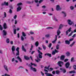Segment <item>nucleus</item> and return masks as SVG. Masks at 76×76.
Returning a JSON list of instances; mask_svg holds the SVG:
<instances>
[{"mask_svg": "<svg viewBox=\"0 0 76 76\" xmlns=\"http://www.w3.org/2000/svg\"><path fill=\"white\" fill-rule=\"evenodd\" d=\"M19 48L18 47L16 49V50L17 51V52L15 54L16 56H18L17 57V58L20 61V62H22V59H21V58H20V57L19 56Z\"/></svg>", "mask_w": 76, "mask_h": 76, "instance_id": "nucleus-1", "label": "nucleus"}, {"mask_svg": "<svg viewBox=\"0 0 76 76\" xmlns=\"http://www.w3.org/2000/svg\"><path fill=\"white\" fill-rule=\"evenodd\" d=\"M63 25H62V24H61L59 26V28H58V30L57 31V35L58 36H59L60 35V33H61V31H60V29H62V28H63Z\"/></svg>", "mask_w": 76, "mask_h": 76, "instance_id": "nucleus-2", "label": "nucleus"}, {"mask_svg": "<svg viewBox=\"0 0 76 76\" xmlns=\"http://www.w3.org/2000/svg\"><path fill=\"white\" fill-rule=\"evenodd\" d=\"M6 35H7V32L5 30H3L2 31V37L4 38H7Z\"/></svg>", "mask_w": 76, "mask_h": 76, "instance_id": "nucleus-3", "label": "nucleus"}, {"mask_svg": "<svg viewBox=\"0 0 76 76\" xmlns=\"http://www.w3.org/2000/svg\"><path fill=\"white\" fill-rule=\"evenodd\" d=\"M64 64V62L62 61H59L58 63V65L60 67H62V65Z\"/></svg>", "mask_w": 76, "mask_h": 76, "instance_id": "nucleus-4", "label": "nucleus"}, {"mask_svg": "<svg viewBox=\"0 0 76 76\" xmlns=\"http://www.w3.org/2000/svg\"><path fill=\"white\" fill-rule=\"evenodd\" d=\"M67 22H68V24L69 25H72V24H74L73 22L72 21L70 20H67Z\"/></svg>", "mask_w": 76, "mask_h": 76, "instance_id": "nucleus-5", "label": "nucleus"}, {"mask_svg": "<svg viewBox=\"0 0 76 76\" xmlns=\"http://www.w3.org/2000/svg\"><path fill=\"white\" fill-rule=\"evenodd\" d=\"M12 50V53L15 55V47L14 46H13L11 48Z\"/></svg>", "mask_w": 76, "mask_h": 76, "instance_id": "nucleus-6", "label": "nucleus"}, {"mask_svg": "<svg viewBox=\"0 0 76 76\" xmlns=\"http://www.w3.org/2000/svg\"><path fill=\"white\" fill-rule=\"evenodd\" d=\"M1 6H9V3L6 2V1H4V3L1 4Z\"/></svg>", "mask_w": 76, "mask_h": 76, "instance_id": "nucleus-7", "label": "nucleus"}, {"mask_svg": "<svg viewBox=\"0 0 76 76\" xmlns=\"http://www.w3.org/2000/svg\"><path fill=\"white\" fill-rule=\"evenodd\" d=\"M69 66H70V62H66L65 64V67L66 69H68Z\"/></svg>", "mask_w": 76, "mask_h": 76, "instance_id": "nucleus-8", "label": "nucleus"}, {"mask_svg": "<svg viewBox=\"0 0 76 76\" xmlns=\"http://www.w3.org/2000/svg\"><path fill=\"white\" fill-rule=\"evenodd\" d=\"M57 35H55V39L53 41H52V43H53V44H55V43H56V41H57Z\"/></svg>", "mask_w": 76, "mask_h": 76, "instance_id": "nucleus-9", "label": "nucleus"}, {"mask_svg": "<svg viewBox=\"0 0 76 76\" xmlns=\"http://www.w3.org/2000/svg\"><path fill=\"white\" fill-rule=\"evenodd\" d=\"M61 10V8L60 7V6L59 5H57L56 6V10L57 11H58V10Z\"/></svg>", "mask_w": 76, "mask_h": 76, "instance_id": "nucleus-10", "label": "nucleus"}, {"mask_svg": "<svg viewBox=\"0 0 76 76\" xmlns=\"http://www.w3.org/2000/svg\"><path fill=\"white\" fill-rule=\"evenodd\" d=\"M30 69L31 70H32L33 72H37V69L35 68L31 67V68H30Z\"/></svg>", "mask_w": 76, "mask_h": 76, "instance_id": "nucleus-11", "label": "nucleus"}, {"mask_svg": "<svg viewBox=\"0 0 76 76\" xmlns=\"http://www.w3.org/2000/svg\"><path fill=\"white\" fill-rule=\"evenodd\" d=\"M45 74L47 76H54V75L50 74V73H48L47 72H45Z\"/></svg>", "mask_w": 76, "mask_h": 76, "instance_id": "nucleus-12", "label": "nucleus"}, {"mask_svg": "<svg viewBox=\"0 0 76 76\" xmlns=\"http://www.w3.org/2000/svg\"><path fill=\"white\" fill-rule=\"evenodd\" d=\"M21 49L23 51H24V52H26V50L25 48V47L23 46V45H22Z\"/></svg>", "mask_w": 76, "mask_h": 76, "instance_id": "nucleus-13", "label": "nucleus"}, {"mask_svg": "<svg viewBox=\"0 0 76 76\" xmlns=\"http://www.w3.org/2000/svg\"><path fill=\"white\" fill-rule=\"evenodd\" d=\"M72 30V28L71 27H70L69 29L66 31V35H68V32H70V31Z\"/></svg>", "mask_w": 76, "mask_h": 76, "instance_id": "nucleus-14", "label": "nucleus"}, {"mask_svg": "<svg viewBox=\"0 0 76 76\" xmlns=\"http://www.w3.org/2000/svg\"><path fill=\"white\" fill-rule=\"evenodd\" d=\"M3 26L4 27V29H6V28H7V24H6V23H4Z\"/></svg>", "mask_w": 76, "mask_h": 76, "instance_id": "nucleus-15", "label": "nucleus"}, {"mask_svg": "<svg viewBox=\"0 0 76 76\" xmlns=\"http://www.w3.org/2000/svg\"><path fill=\"white\" fill-rule=\"evenodd\" d=\"M35 61L38 63L39 62V61H41V59H39L38 57H37V59H35Z\"/></svg>", "mask_w": 76, "mask_h": 76, "instance_id": "nucleus-16", "label": "nucleus"}, {"mask_svg": "<svg viewBox=\"0 0 76 76\" xmlns=\"http://www.w3.org/2000/svg\"><path fill=\"white\" fill-rule=\"evenodd\" d=\"M22 9V8L20 7H18V8L17 9V12H19V11H20V10Z\"/></svg>", "mask_w": 76, "mask_h": 76, "instance_id": "nucleus-17", "label": "nucleus"}, {"mask_svg": "<svg viewBox=\"0 0 76 76\" xmlns=\"http://www.w3.org/2000/svg\"><path fill=\"white\" fill-rule=\"evenodd\" d=\"M64 58H65V56L64 55H62L61 56L60 59L61 60H64Z\"/></svg>", "mask_w": 76, "mask_h": 76, "instance_id": "nucleus-18", "label": "nucleus"}, {"mask_svg": "<svg viewBox=\"0 0 76 76\" xmlns=\"http://www.w3.org/2000/svg\"><path fill=\"white\" fill-rule=\"evenodd\" d=\"M65 43L66 44H67L68 45H69L70 44V42L67 40H66L65 41Z\"/></svg>", "mask_w": 76, "mask_h": 76, "instance_id": "nucleus-19", "label": "nucleus"}, {"mask_svg": "<svg viewBox=\"0 0 76 76\" xmlns=\"http://www.w3.org/2000/svg\"><path fill=\"white\" fill-rule=\"evenodd\" d=\"M45 56H48L51 57V54L49 53H46L45 54Z\"/></svg>", "mask_w": 76, "mask_h": 76, "instance_id": "nucleus-20", "label": "nucleus"}, {"mask_svg": "<svg viewBox=\"0 0 76 76\" xmlns=\"http://www.w3.org/2000/svg\"><path fill=\"white\" fill-rule=\"evenodd\" d=\"M69 8L70 10H74V9H75V7L73 6H71L69 7Z\"/></svg>", "mask_w": 76, "mask_h": 76, "instance_id": "nucleus-21", "label": "nucleus"}, {"mask_svg": "<svg viewBox=\"0 0 76 76\" xmlns=\"http://www.w3.org/2000/svg\"><path fill=\"white\" fill-rule=\"evenodd\" d=\"M66 54L67 57H69V56H70V52H67L66 53Z\"/></svg>", "mask_w": 76, "mask_h": 76, "instance_id": "nucleus-22", "label": "nucleus"}, {"mask_svg": "<svg viewBox=\"0 0 76 76\" xmlns=\"http://www.w3.org/2000/svg\"><path fill=\"white\" fill-rule=\"evenodd\" d=\"M24 57L25 59L26 60H29V58L28 57L26 56H24Z\"/></svg>", "mask_w": 76, "mask_h": 76, "instance_id": "nucleus-23", "label": "nucleus"}, {"mask_svg": "<svg viewBox=\"0 0 76 76\" xmlns=\"http://www.w3.org/2000/svg\"><path fill=\"white\" fill-rule=\"evenodd\" d=\"M62 13L64 14V18L66 17V12H64V11H62Z\"/></svg>", "mask_w": 76, "mask_h": 76, "instance_id": "nucleus-24", "label": "nucleus"}, {"mask_svg": "<svg viewBox=\"0 0 76 76\" xmlns=\"http://www.w3.org/2000/svg\"><path fill=\"white\" fill-rule=\"evenodd\" d=\"M4 66L6 70V71H7V72H8V69H7V66L6 65H4Z\"/></svg>", "mask_w": 76, "mask_h": 76, "instance_id": "nucleus-25", "label": "nucleus"}, {"mask_svg": "<svg viewBox=\"0 0 76 76\" xmlns=\"http://www.w3.org/2000/svg\"><path fill=\"white\" fill-rule=\"evenodd\" d=\"M38 45H39V42L38 41H37L35 43V45L36 47H38Z\"/></svg>", "mask_w": 76, "mask_h": 76, "instance_id": "nucleus-26", "label": "nucleus"}, {"mask_svg": "<svg viewBox=\"0 0 76 76\" xmlns=\"http://www.w3.org/2000/svg\"><path fill=\"white\" fill-rule=\"evenodd\" d=\"M69 73H76V72L75 70L71 71L69 72Z\"/></svg>", "mask_w": 76, "mask_h": 76, "instance_id": "nucleus-27", "label": "nucleus"}, {"mask_svg": "<svg viewBox=\"0 0 76 76\" xmlns=\"http://www.w3.org/2000/svg\"><path fill=\"white\" fill-rule=\"evenodd\" d=\"M56 48V50H58L60 48L59 45H57Z\"/></svg>", "mask_w": 76, "mask_h": 76, "instance_id": "nucleus-28", "label": "nucleus"}, {"mask_svg": "<svg viewBox=\"0 0 76 76\" xmlns=\"http://www.w3.org/2000/svg\"><path fill=\"white\" fill-rule=\"evenodd\" d=\"M22 35L23 37H26V34L24 33V32H22Z\"/></svg>", "mask_w": 76, "mask_h": 76, "instance_id": "nucleus-29", "label": "nucleus"}, {"mask_svg": "<svg viewBox=\"0 0 76 76\" xmlns=\"http://www.w3.org/2000/svg\"><path fill=\"white\" fill-rule=\"evenodd\" d=\"M31 64H28V67H30L31 68L30 69H31V67H32V62H31L30 63Z\"/></svg>", "mask_w": 76, "mask_h": 76, "instance_id": "nucleus-30", "label": "nucleus"}, {"mask_svg": "<svg viewBox=\"0 0 76 76\" xmlns=\"http://www.w3.org/2000/svg\"><path fill=\"white\" fill-rule=\"evenodd\" d=\"M71 62H75V60H74V57H72L71 59Z\"/></svg>", "mask_w": 76, "mask_h": 76, "instance_id": "nucleus-31", "label": "nucleus"}, {"mask_svg": "<svg viewBox=\"0 0 76 76\" xmlns=\"http://www.w3.org/2000/svg\"><path fill=\"white\" fill-rule=\"evenodd\" d=\"M54 29L53 28L51 27H48L46 28V29Z\"/></svg>", "mask_w": 76, "mask_h": 76, "instance_id": "nucleus-32", "label": "nucleus"}, {"mask_svg": "<svg viewBox=\"0 0 76 76\" xmlns=\"http://www.w3.org/2000/svg\"><path fill=\"white\" fill-rule=\"evenodd\" d=\"M75 44V42H73L72 44H71L70 45V46L71 47H73V45H74V44Z\"/></svg>", "mask_w": 76, "mask_h": 76, "instance_id": "nucleus-33", "label": "nucleus"}, {"mask_svg": "<svg viewBox=\"0 0 76 76\" xmlns=\"http://www.w3.org/2000/svg\"><path fill=\"white\" fill-rule=\"evenodd\" d=\"M53 20L56 22H58V20H57V18L55 17H53Z\"/></svg>", "mask_w": 76, "mask_h": 76, "instance_id": "nucleus-34", "label": "nucleus"}, {"mask_svg": "<svg viewBox=\"0 0 76 76\" xmlns=\"http://www.w3.org/2000/svg\"><path fill=\"white\" fill-rule=\"evenodd\" d=\"M6 41L7 43H9L10 42L9 39L7 38Z\"/></svg>", "mask_w": 76, "mask_h": 76, "instance_id": "nucleus-35", "label": "nucleus"}, {"mask_svg": "<svg viewBox=\"0 0 76 76\" xmlns=\"http://www.w3.org/2000/svg\"><path fill=\"white\" fill-rule=\"evenodd\" d=\"M38 56L39 58H42V55L40 54H39L38 55Z\"/></svg>", "mask_w": 76, "mask_h": 76, "instance_id": "nucleus-36", "label": "nucleus"}, {"mask_svg": "<svg viewBox=\"0 0 76 76\" xmlns=\"http://www.w3.org/2000/svg\"><path fill=\"white\" fill-rule=\"evenodd\" d=\"M4 17H3V18L4 19V18H6V17H7L6 13V12H4Z\"/></svg>", "mask_w": 76, "mask_h": 76, "instance_id": "nucleus-37", "label": "nucleus"}, {"mask_svg": "<svg viewBox=\"0 0 76 76\" xmlns=\"http://www.w3.org/2000/svg\"><path fill=\"white\" fill-rule=\"evenodd\" d=\"M42 47L44 50H46V47L45 45H42Z\"/></svg>", "mask_w": 76, "mask_h": 76, "instance_id": "nucleus-38", "label": "nucleus"}, {"mask_svg": "<svg viewBox=\"0 0 76 76\" xmlns=\"http://www.w3.org/2000/svg\"><path fill=\"white\" fill-rule=\"evenodd\" d=\"M37 51H38L39 53V54H41V55H42V52H41V51H39V50H37Z\"/></svg>", "mask_w": 76, "mask_h": 76, "instance_id": "nucleus-39", "label": "nucleus"}, {"mask_svg": "<svg viewBox=\"0 0 76 76\" xmlns=\"http://www.w3.org/2000/svg\"><path fill=\"white\" fill-rule=\"evenodd\" d=\"M9 12L10 13H12V10L11 9H10Z\"/></svg>", "mask_w": 76, "mask_h": 76, "instance_id": "nucleus-40", "label": "nucleus"}, {"mask_svg": "<svg viewBox=\"0 0 76 76\" xmlns=\"http://www.w3.org/2000/svg\"><path fill=\"white\" fill-rule=\"evenodd\" d=\"M14 34H16V29L15 28L14 29Z\"/></svg>", "mask_w": 76, "mask_h": 76, "instance_id": "nucleus-41", "label": "nucleus"}, {"mask_svg": "<svg viewBox=\"0 0 76 76\" xmlns=\"http://www.w3.org/2000/svg\"><path fill=\"white\" fill-rule=\"evenodd\" d=\"M52 70H53V68H50L49 69V72H51Z\"/></svg>", "mask_w": 76, "mask_h": 76, "instance_id": "nucleus-42", "label": "nucleus"}, {"mask_svg": "<svg viewBox=\"0 0 76 76\" xmlns=\"http://www.w3.org/2000/svg\"><path fill=\"white\" fill-rule=\"evenodd\" d=\"M31 65H32V66H33H33H34L35 67H37V64H33L32 63Z\"/></svg>", "mask_w": 76, "mask_h": 76, "instance_id": "nucleus-43", "label": "nucleus"}, {"mask_svg": "<svg viewBox=\"0 0 76 76\" xmlns=\"http://www.w3.org/2000/svg\"><path fill=\"white\" fill-rule=\"evenodd\" d=\"M54 51H55V52L56 53H58V52H59V51L57 50L56 49H55L54 50Z\"/></svg>", "mask_w": 76, "mask_h": 76, "instance_id": "nucleus-44", "label": "nucleus"}, {"mask_svg": "<svg viewBox=\"0 0 76 76\" xmlns=\"http://www.w3.org/2000/svg\"><path fill=\"white\" fill-rule=\"evenodd\" d=\"M46 38H49L50 37V34H47L45 35Z\"/></svg>", "mask_w": 76, "mask_h": 76, "instance_id": "nucleus-45", "label": "nucleus"}, {"mask_svg": "<svg viewBox=\"0 0 76 76\" xmlns=\"http://www.w3.org/2000/svg\"><path fill=\"white\" fill-rule=\"evenodd\" d=\"M56 54V52H55V51H53L52 53V55H55V54Z\"/></svg>", "mask_w": 76, "mask_h": 76, "instance_id": "nucleus-46", "label": "nucleus"}, {"mask_svg": "<svg viewBox=\"0 0 76 76\" xmlns=\"http://www.w3.org/2000/svg\"><path fill=\"white\" fill-rule=\"evenodd\" d=\"M21 41H24V38H23V36L21 37Z\"/></svg>", "mask_w": 76, "mask_h": 76, "instance_id": "nucleus-47", "label": "nucleus"}, {"mask_svg": "<svg viewBox=\"0 0 76 76\" xmlns=\"http://www.w3.org/2000/svg\"><path fill=\"white\" fill-rule=\"evenodd\" d=\"M59 73H60V71L58 70H57L56 71V74H59Z\"/></svg>", "mask_w": 76, "mask_h": 76, "instance_id": "nucleus-48", "label": "nucleus"}, {"mask_svg": "<svg viewBox=\"0 0 76 76\" xmlns=\"http://www.w3.org/2000/svg\"><path fill=\"white\" fill-rule=\"evenodd\" d=\"M51 45H52V44L51 43H50L48 45V47L49 48H51Z\"/></svg>", "mask_w": 76, "mask_h": 76, "instance_id": "nucleus-49", "label": "nucleus"}, {"mask_svg": "<svg viewBox=\"0 0 76 76\" xmlns=\"http://www.w3.org/2000/svg\"><path fill=\"white\" fill-rule=\"evenodd\" d=\"M73 32L72 31L71 33H70L69 34L68 37H70V36H71V35H72V34H73Z\"/></svg>", "mask_w": 76, "mask_h": 76, "instance_id": "nucleus-50", "label": "nucleus"}, {"mask_svg": "<svg viewBox=\"0 0 76 76\" xmlns=\"http://www.w3.org/2000/svg\"><path fill=\"white\" fill-rule=\"evenodd\" d=\"M21 5H22V3H20L17 4V5L18 6H20Z\"/></svg>", "mask_w": 76, "mask_h": 76, "instance_id": "nucleus-51", "label": "nucleus"}, {"mask_svg": "<svg viewBox=\"0 0 76 76\" xmlns=\"http://www.w3.org/2000/svg\"><path fill=\"white\" fill-rule=\"evenodd\" d=\"M0 30L1 31H2V30H3V27H2L1 25H0Z\"/></svg>", "mask_w": 76, "mask_h": 76, "instance_id": "nucleus-52", "label": "nucleus"}, {"mask_svg": "<svg viewBox=\"0 0 76 76\" xmlns=\"http://www.w3.org/2000/svg\"><path fill=\"white\" fill-rule=\"evenodd\" d=\"M69 61V59H68L67 58H66L64 60V62H67V61Z\"/></svg>", "mask_w": 76, "mask_h": 76, "instance_id": "nucleus-53", "label": "nucleus"}, {"mask_svg": "<svg viewBox=\"0 0 76 76\" xmlns=\"http://www.w3.org/2000/svg\"><path fill=\"white\" fill-rule=\"evenodd\" d=\"M62 72L64 73L66 72V70L65 69H63L62 70Z\"/></svg>", "mask_w": 76, "mask_h": 76, "instance_id": "nucleus-54", "label": "nucleus"}, {"mask_svg": "<svg viewBox=\"0 0 76 76\" xmlns=\"http://www.w3.org/2000/svg\"><path fill=\"white\" fill-rule=\"evenodd\" d=\"M46 6H45V5L42 6V8H43V9H45V8H46Z\"/></svg>", "mask_w": 76, "mask_h": 76, "instance_id": "nucleus-55", "label": "nucleus"}, {"mask_svg": "<svg viewBox=\"0 0 76 76\" xmlns=\"http://www.w3.org/2000/svg\"><path fill=\"white\" fill-rule=\"evenodd\" d=\"M14 23L15 25H16V24L18 23V21H17V20H15Z\"/></svg>", "mask_w": 76, "mask_h": 76, "instance_id": "nucleus-56", "label": "nucleus"}, {"mask_svg": "<svg viewBox=\"0 0 76 76\" xmlns=\"http://www.w3.org/2000/svg\"><path fill=\"white\" fill-rule=\"evenodd\" d=\"M74 70H76V65H74L73 66Z\"/></svg>", "mask_w": 76, "mask_h": 76, "instance_id": "nucleus-57", "label": "nucleus"}, {"mask_svg": "<svg viewBox=\"0 0 76 76\" xmlns=\"http://www.w3.org/2000/svg\"><path fill=\"white\" fill-rule=\"evenodd\" d=\"M30 34H31V35H32L33 34H34V32L32 31H30Z\"/></svg>", "mask_w": 76, "mask_h": 76, "instance_id": "nucleus-58", "label": "nucleus"}, {"mask_svg": "<svg viewBox=\"0 0 76 76\" xmlns=\"http://www.w3.org/2000/svg\"><path fill=\"white\" fill-rule=\"evenodd\" d=\"M18 69H23V67L22 66H20L18 67Z\"/></svg>", "mask_w": 76, "mask_h": 76, "instance_id": "nucleus-59", "label": "nucleus"}, {"mask_svg": "<svg viewBox=\"0 0 76 76\" xmlns=\"http://www.w3.org/2000/svg\"><path fill=\"white\" fill-rule=\"evenodd\" d=\"M17 18V15H15L14 17V19H16Z\"/></svg>", "mask_w": 76, "mask_h": 76, "instance_id": "nucleus-60", "label": "nucleus"}, {"mask_svg": "<svg viewBox=\"0 0 76 76\" xmlns=\"http://www.w3.org/2000/svg\"><path fill=\"white\" fill-rule=\"evenodd\" d=\"M43 1V0H40L39 1V3H42V2Z\"/></svg>", "mask_w": 76, "mask_h": 76, "instance_id": "nucleus-61", "label": "nucleus"}, {"mask_svg": "<svg viewBox=\"0 0 76 76\" xmlns=\"http://www.w3.org/2000/svg\"><path fill=\"white\" fill-rule=\"evenodd\" d=\"M34 1L35 3H37L38 2V0H34Z\"/></svg>", "mask_w": 76, "mask_h": 76, "instance_id": "nucleus-62", "label": "nucleus"}, {"mask_svg": "<svg viewBox=\"0 0 76 76\" xmlns=\"http://www.w3.org/2000/svg\"><path fill=\"white\" fill-rule=\"evenodd\" d=\"M27 3L28 4H31V2L30 1H28L27 2Z\"/></svg>", "mask_w": 76, "mask_h": 76, "instance_id": "nucleus-63", "label": "nucleus"}, {"mask_svg": "<svg viewBox=\"0 0 76 76\" xmlns=\"http://www.w3.org/2000/svg\"><path fill=\"white\" fill-rule=\"evenodd\" d=\"M5 76H10V75L7 74H5Z\"/></svg>", "mask_w": 76, "mask_h": 76, "instance_id": "nucleus-64", "label": "nucleus"}]
</instances>
